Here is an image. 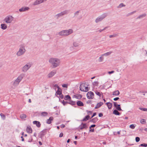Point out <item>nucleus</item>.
<instances>
[{"mask_svg":"<svg viewBox=\"0 0 147 147\" xmlns=\"http://www.w3.org/2000/svg\"><path fill=\"white\" fill-rule=\"evenodd\" d=\"M73 46L75 47H78L80 46V44L78 41H74L73 43Z\"/></svg>","mask_w":147,"mask_h":147,"instance_id":"dca6fc26","label":"nucleus"},{"mask_svg":"<svg viewBox=\"0 0 147 147\" xmlns=\"http://www.w3.org/2000/svg\"><path fill=\"white\" fill-rule=\"evenodd\" d=\"M85 84V83H83L80 85V89L81 91L86 92L89 90L88 87L86 86Z\"/></svg>","mask_w":147,"mask_h":147,"instance_id":"0eeeda50","label":"nucleus"},{"mask_svg":"<svg viewBox=\"0 0 147 147\" xmlns=\"http://www.w3.org/2000/svg\"><path fill=\"white\" fill-rule=\"evenodd\" d=\"M89 131L93 132L94 131V129H92L91 128H90V129Z\"/></svg>","mask_w":147,"mask_h":147,"instance_id":"603ef678","label":"nucleus"},{"mask_svg":"<svg viewBox=\"0 0 147 147\" xmlns=\"http://www.w3.org/2000/svg\"><path fill=\"white\" fill-rule=\"evenodd\" d=\"M0 115V116H1L2 119H3V120L5 119V115H4L2 113H1Z\"/></svg>","mask_w":147,"mask_h":147,"instance_id":"79ce46f5","label":"nucleus"},{"mask_svg":"<svg viewBox=\"0 0 147 147\" xmlns=\"http://www.w3.org/2000/svg\"><path fill=\"white\" fill-rule=\"evenodd\" d=\"M144 51L145 52V53L144 54V56L147 58V51L146 50H145Z\"/></svg>","mask_w":147,"mask_h":147,"instance_id":"3c124183","label":"nucleus"},{"mask_svg":"<svg viewBox=\"0 0 147 147\" xmlns=\"http://www.w3.org/2000/svg\"><path fill=\"white\" fill-rule=\"evenodd\" d=\"M140 145L141 146H144V147H146V146H147V144H145V143H143V144H141Z\"/></svg>","mask_w":147,"mask_h":147,"instance_id":"a18cd8bd","label":"nucleus"},{"mask_svg":"<svg viewBox=\"0 0 147 147\" xmlns=\"http://www.w3.org/2000/svg\"><path fill=\"white\" fill-rule=\"evenodd\" d=\"M98 116L99 117H101L103 116V114L102 113H99V114Z\"/></svg>","mask_w":147,"mask_h":147,"instance_id":"680f3d73","label":"nucleus"},{"mask_svg":"<svg viewBox=\"0 0 147 147\" xmlns=\"http://www.w3.org/2000/svg\"><path fill=\"white\" fill-rule=\"evenodd\" d=\"M20 117L21 119H24L26 118V115L25 114H22L20 115Z\"/></svg>","mask_w":147,"mask_h":147,"instance_id":"c756f323","label":"nucleus"},{"mask_svg":"<svg viewBox=\"0 0 147 147\" xmlns=\"http://www.w3.org/2000/svg\"><path fill=\"white\" fill-rule=\"evenodd\" d=\"M107 16V15L104 14L101 16L97 17L95 20V22L96 23H97L99 22L102 21L103 19L105 18Z\"/></svg>","mask_w":147,"mask_h":147,"instance_id":"6e6552de","label":"nucleus"},{"mask_svg":"<svg viewBox=\"0 0 147 147\" xmlns=\"http://www.w3.org/2000/svg\"><path fill=\"white\" fill-rule=\"evenodd\" d=\"M14 19L12 16L9 15L6 16L4 19V21L6 24H10L13 20Z\"/></svg>","mask_w":147,"mask_h":147,"instance_id":"39448f33","label":"nucleus"},{"mask_svg":"<svg viewBox=\"0 0 147 147\" xmlns=\"http://www.w3.org/2000/svg\"><path fill=\"white\" fill-rule=\"evenodd\" d=\"M30 9L29 7H23L20 9L19 11L20 12H25L28 11Z\"/></svg>","mask_w":147,"mask_h":147,"instance_id":"4468645a","label":"nucleus"},{"mask_svg":"<svg viewBox=\"0 0 147 147\" xmlns=\"http://www.w3.org/2000/svg\"><path fill=\"white\" fill-rule=\"evenodd\" d=\"M107 28V27H105L102 29H100L98 31L99 32H101L103 30H105Z\"/></svg>","mask_w":147,"mask_h":147,"instance_id":"37998d69","label":"nucleus"},{"mask_svg":"<svg viewBox=\"0 0 147 147\" xmlns=\"http://www.w3.org/2000/svg\"><path fill=\"white\" fill-rule=\"evenodd\" d=\"M48 113L46 112H42L41 113V116L42 117H45L48 115Z\"/></svg>","mask_w":147,"mask_h":147,"instance_id":"bb28decb","label":"nucleus"},{"mask_svg":"<svg viewBox=\"0 0 147 147\" xmlns=\"http://www.w3.org/2000/svg\"><path fill=\"white\" fill-rule=\"evenodd\" d=\"M56 71L53 70L50 72L47 75V77L48 78H51L53 77L56 74Z\"/></svg>","mask_w":147,"mask_h":147,"instance_id":"9d476101","label":"nucleus"},{"mask_svg":"<svg viewBox=\"0 0 147 147\" xmlns=\"http://www.w3.org/2000/svg\"><path fill=\"white\" fill-rule=\"evenodd\" d=\"M140 140V138L138 137H136V141L137 142H138Z\"/></svg>","mask_w":147,"mask_h":147,"instance_id":"49530a36","label":"nucleus"},{"mask_svg":"<svg viewBox=\"0 0 147 147\" xmlns=\"http://www.w3.org/2000/svg\"><path fill=\"white\" fill-rule=\"evenodd\" d=\"M1 28L3 30H5L7 28V26L5 24H1Z\"/></svg>","mask_w":147,"mask_h":147,"instance_id":"aec40b11","label":"nucleus"},{"mask_svg":"<svg viewBox=\"0 0 147 147\" xmlns=\"http://www.w3.org/2000/svg\"><path fill=\"white\" fill-rule=\"evenodd\" d=\"M114 106L117 110L119 111L122 110L121 108L120 107V105L118 104L116 102H114Z\"/></svg>","mask_w":147,"mask_h":147,"instance_id":"2eb2a0df","label":"nucleus"},{"mask_svg":"<svg viewBox=\"0 0 147 147\" xmlns=\"http://www.w3.org/2000/svg\"><path fill=\"white\" fill-rule=\"evenodd\" d=\"M82 96L81 94H78L75 96V97L77 99H79L82 98Z\"/></svg>","mask_w":147,"mask_h":147,"instance_id":"72a5a7b5","label":"nucleus"},{"mask_svg":"<svg viewBox=\"0 0 147 147\" xmlns=\"http://www.w3.org/2000/svg\"><path fill=\"white\" fill-rule=\"evenodd\" d=\"M63 104L64 105H65L66 103V102H63Z\"/></svg>","mask_w":147,"mask_h":147,"instance_id":"0e129e2a","label":"nucleus"},{"mask_svg":"<svg viewBox=\"0 0 147 147\" xmlns=\"http://www.w3.org/2000/svg\"><path fill=\"white\" fill-rule=\"evenodd\" d=\"M97 61L100 63H103L105 62V58L102 54L100 56L98 59Z\"/></svg>","mask_w":147,"mask_h":147,"instance_id":"ddd939ff","label":"nucleus"},{"mask_svg":"<svg viewBox=\"0 0 147 147\" xmlns=\"http://www.w3.org/2000/svg\"><path fill=\"white\" fill-rule=\"evenodd\" d=\"M65 127V126L64 125V124H62L61 125V128H64V127Z\"/></svg>","mask_w":147,"mask_h":147,"instance_id":"13d9d810","label":"nucleus"},{"mask_svg":"<svg viewBox=\"0 0 147 147\" xmlns=\"http://www.w3.org/2000/svg\"><path fill=\"white\" fill-rule=\"evenodd\" d=\"M32 65L31 62L27 63L22 68V71L23 72H26L31 67Z\"/></svg>","mask_w":147,"mask_h":147,"instance_id":"20e7f679","label":"nucleus"},{"mask_svg":"<svg viewBox=\"0 0 147 147\" xmlns=\"http://www.w3.org/2000/svg\"><path fill=\"white\" fill-rule=\"evenodd\" d=\"M79 128L80 129H86L88 128V126L86 123H82L79 126Z\"/></svg>","mask_w":147,"mask_h":147,"instance_id":"9b49d317","label":"nucleus"},{"mask_svg":"<svg viewBox=\"0 0 147 147\" xmlns=\"http://www.w3.org/2000/svg\"><path fill=\"white\" fill-rule=\"evenodd\" d=\"M146 16V13H144L139 16L137 18V19H142L145 17Z\"/></svg>","mask_w":147,"mask_h":147,"instance_id":"412c9836","label":"nucleus"},{"mask_svg":"<svg viewBox=\"0 0 147 147\" xmlns=\"http://www.w3.org/2000/svg\"><path fill=\"white\" fill-rule=\"evenodd\" d=\"M63 136V134L62 133H61L59 135V137H62Z\"/></svg>","mask_w":147,"mask_h":147,"instance_id":"6e6d98bb","label":"nucleus"},{"mask_svg":"<svg viewBox=\"0 0 147 147\" xmlns=\"http://www.w3.org/2000/svg\"><path fill=\"white\" fill-rule=\"evenodd\" d=\"M144 130L145 131L147 132V128H145Z\"/></svg>","mask_w":147,"mask_h":147,"instance_id":"69168bd1","label":"nucleus"},{"mask_svg":"<svg viewBox=\"0 0 147 147\" xmlns=\"http://www.w3.org/2000/svg\"><path fill=\"white\" fill-rule=\"evenodd\" d=\"M90 118V116L89 115H87L83 119L82 121H86L88 120Z\"/></svg>","mask_w":147,"mask_h":147,"instance_id":"473e14b6","label":"nucleus"},{"mask_svg":"<svg viewBox=\"0 0 147 147\" xmlns=\"http://www.w3.org/2000/svg\"><path fill=\"white\" fill-rule=\"evenodd\" d=\"M33 123L34 124H36V126L38 127H39L41 126V124L39 121H33Z\"/></svg>","mask_w":147,"mask_h":147,"instance_id":"f3484780","label":"nucleus"},{"mask_svg":"<svg viewBox=\"0 0 147 147\" xmlns=\"http://www.w3.org/2000/svg\"><path fill=\"white\" fill-rule=\"evenodd\" d=\"M49 62L51 64L52 68H55L60 64L61 61L58 58L51 57L49 59Z\"/></svg>","mask_w":147,"mask_h":147,"instance_id":"f257e3e1","label":"nucleus"},{"mask_svg":"<svg viewBox=\"0 0 147 147\" xmlns=\"http://www.w3.org/2000/svg\"><path fill=\"white\" fill-rule=\"evenodd\" d=\"M119 92L118 90H116L113 92V95L115 96H117L119 95Z\"/></svg>","mask_w":147,"mask_h":147,"instance_id":"a878e982","label":"nucleus"},{"mask_svg":"<svg viewBox=\"0 0 147 147\" xmlns=\"http://www.w3.org/2000/svg\"><path fill=\"white\" fill-rule=\"evenodd\" d=\"M136 12V11H134L132 12H131L130 13H129V14L130 15H132L134 13H135Z\"/></svg>","mask_w":147,"mask_h":147,"instance_id":"864d4df0","label":"nucleus"},{"mask_svg":"<svg viewBox=\"0 0 147 147\" xmlns=\"http://www.w3.org/2000/svg\"><path fill=\"white\" fill-rule=\"evenodd\" d=\"M94 93L92 92H89L87 94V98L89 99H92L94 97Z\"/></svg>","mask_w":147,"mask_h":147,"instance_id":"f8f14e48","label":"nucleus"},{"mask_svg":"<svg viewBox=\"0 0 147 147\" xmlns=\"http://www.w3.org/2000/svg\"><path fill=\"white\" fill-rule=\"evenodd\" d=\"M129 127L132 129H134L135 128V126L133 124H131L129 126Z\"/></svg>","mask_w":147,"mask_h":147,"instance_id":"c03bdc74","label":"nucleus"},{"mask_svg":"<svg viewBox=\"0 0 147 147\" xmlns=\"http://www.w3.org/2000/svg\"><path fill=\"white\" fill-rule=\"evenodd\" d=\"M111 53H112L111 52L109 51V52H107L103 54H102V55H103L104 56V57L105 56L107 57V56H108L110 55L111 54Z\"/></svg>","mask_w":147,"mask_h":147,"instance_id":"b1692460","label":"nucleus"},{"mask_svg":"<svg viewBox=\"0 0 147 147\" xmlns=\"http://www.w3.org/2000/svg\"><path fill=\"white\" fill-rule=\"evenodd\" d=\"M74 143L75 144H76V143H77V142L76 141H75L74 142Z\"/></svg>","mask_w":147,"mask_h":147,"instance_id":"774afa93","label":"nucleus"},{"mask_svg":"<svg viewBox=\"0 0 147 147\" xmlns=\"http://www.w3.org/2000/svg\"><path fill=\"white\" fill-rule=\"evenodd\" d=\"M24 77V75L23 74H21L14 81L13 83V85L14 86L18 85Z\"/></svg>","mask_w":147,"mask_h":147,"instance_id":"423d86ee","label":"nucleus"},{"mask_svg":"<svg viewBox=\"0 0 147 147\" xmlns=\"http://www.w3.org/2000/svg\"><path fill=\"white\" fill-rule=\"evenodd\" d=\"M114 72V71H109L108 72V73L109 74H113Z\"/></svg>","mask_w":147,"mask_h":147,"instance_id":"09e8293b","label":"nucleus"},{"mask_svg":"<svg viewBox=\"0 0 147 147\" xmlns=\"http://www.w3.org/2000/svg\"><path fill=\"white\" fill-rule=\"evenodd\" d=\"M117 110H115L113 112V113L117 115H119L120 114V113L117 111Z\"/></svg>","mask_w":147,"mask_h":147,"instance_id":"c85d7f7f","label":"nucleus"},{"mask_svg":"<svg viewBox=\"0 0 147 147\" xmlns=\"http://www.w3.org/2000/svg\"><path fill=\"white\" fill-rule=\"evenodd\" d=\"M77 105L79 106H84V104L81 101H78L77 102Z\"/></svg>","mask_w":147,"mask_h":147,"instance_id":"393cba45","label":"nucleus"},{"mask_svg":"<svg viewBox=\"0 0 147 147\" xmlns=\"http://www.w3.org/2000/svg\"><path fill=\"white\" fill-rule=\"evenodd\" d=\"M96 113H93V115L92 116V117H91V118H92V117H93L94 116H95V115H96Z\"/></svg>","mask_w":147,"mask_h":147,"instance_id":"bf43d9fd","label":"nucleus"},{"mask_svg":"<svg viewBox=\"0 0 147 147\" xmlns=\"http://www.w3.org/2000/svg\"><path fill=\"white\" fill-rule=\"evenodd\" d=\"M26 51L25 46L24 45H21L19 47V50L16 53V55L18 56H20L24 55Z\"/></svg>","mask_w":147,"mask_h":147,"instance_id":"7ed1b4c3","label":"nucleus"},{"mask_svg":"<svg viewBox=\"0 0 147 147\" xmlns=\"http://www.w3.org/2000/svg\"><path fill=\"white\" fill-rule=\"evenodd\" d=\"M119 99V97H116L114 98L113 100L115 101H116L118 100Z\"/></svg>","mask_w":147,"mask_h":147,"instance_id":"4d7b16f0","label":"nucleus"},{"mask_svg":"<svg viewBox=\"0 0 147 147\" xmlns=\"http://www.w3.org/2000/svg\"><path fill=\"white\" fill-rule=\"evenodd\" d=\"M141 110H143L144 111H147V108H142L141 109Z\"/></svg>","mask_w":147,"mask_h":147,"instance_id":"5fc2aeb1","label":"nucleus"},{"mask_svg":"<svg viewBox=\"0 0 147 147\" xmlns=\"http://www.w3.org/2000/svg\"><path fill=\"white\" fill-rule=\"evenodd\" d=\"M62 16L67 14L68 13V11L67 10H65L61 12Z\"/></svg>","mask_w":147,"mask_h":147,"instance_id":"7c9ffc66","label":"nucleus"},{"mask_svg":"<svg viewBox=\"0 0 147 147\" xmlns=\"http://www.w3.org/2000/svg\"><path fill=\"white\" fill-rule=\"evenodd\" d=\"M53 117H50L49 119L47 120V123L49 124H50L51 123V121L53 120Z\"/></svg>","mask_w":147,"mask_h":147,"instance_id":"5701e85b","label":"nucleus"},{"mask_svg":"<svg viewBox=\"0 0 147 147\" xmlns=\"http://www.w3.org/2000/svg\"><path fill=\"white\" fill-rule=\"evenodd\" d=\"M46 1V0H36L33 3L32 5L34 6L39 5L45 2Z\"/></svg>","mask_w":147,"mask_h":147,"instance_id":"1a4fd4ad","label":"nucleus"},{"mask_svg":"<svg viewBox=\"0 0 147 147\" xmlns=\"http://www.w3.org/2000/svg\"><path fill=\"white\" fill-rule=\"evenodd\" d=\"M55 86L58 88V90L57 92V94L59 95L60 94H61V89H60L59 86L55 84Z\"/></svg>","mask_w":147,"mask_h":147,"instance_id":"a211bd4d","label":"nucleus"},{"mask_svg":"<svg viewBox=\"0 0 147 147\" xmlns=\"http://www.w3.org/2000/svg\"><path fill=\"white\" fill-rule=\"evenodd\" d=\"M62 86L63 87L67 88L68 86L67 84H63L62 85Z\"/></svg>","mask_w":147,"mask_h":147,"instance_id":"de8ad7c7","label":"nucleus"},{"mask_svg":"<svg viewBox=\"0 0 147 147\" xmlns=\"http://www.w3.org/2000/svg\"><path fill=\"white\" fill-rule=\"evenodd\" d=\"M103 103L102 102H100L99 103H98L95 107V109H97L99 108L100 107H101Z\"/></svg>","mask_w":147,"mask_h":147,"instance_id":"4be33fe9","label":"nucleus"},{"mask_svg":"<svg viewBox=\"0 0 147 147\" xmlns=\"http://www.w3.org/2000/svg\"><path fill=\"white\" fill-rule=\"evenodd\" d=\"M95 126V125H92L90 127V128L94 127Z\"/></svg>","mask_w":147,"mask_h":147,"instance_id":"052dcab7","label":"nucleus"},{"mask_svg":"<svg viewBox=\"0 0 147 147\" xmlns=\"http://www.w3.org/2000/svg\"><path fill=\"white\" fill-rule=\"evenodd\" d=\"M80 11V10L76 11L74 13L75 16H77L79 15V13Z\"/></svg>","mask_w":147,"mask_h":147,"instance_id":"f704fd0d","label":"nucleus"},{"mask_svg":"<svg viewBox=\"0 0 147 147\" xmlns=\"http://www.w3.org/2000/svg\"><path fill=\"white\" fill-rule=\"evenodd\" d=\"M95 94L99 96V97H100L101 96V94H102V93H100V92H98L97 91H96L95 92Z\"/></svg>","mask_w":147,"mask_h":147,"instance_id":"e433bc0d","label":"nucleus"},{"mask_svg":"<svg viewBox=\"0 0 147 147\" xmlns=\"http://www.w3.org/2000/svg\"><path fill=\"white\" fill-rule=\"evenodd\" d=\"M87 112L88 114H89V113L91 114L92 113V112L91 111H87Z\"/></svg>","mask_w":147,"mask_h":147,"instance_id":"e2e57ef3","label":"nucleus"},{"mask_svg":"<svg viewBox=\"0 0 147 147\" xmlns=\"http://www.w3.org/2000/svg\"><path fill=\"white\" fill-rule=\"evenodd\" d=\"M106 104L107 105L109 109H110L112 106V104L110 102H107L106 103Z\"/></svg>","mask_w":147,"mask_h":147,"instance_id":"cd10ccee","label":"nucleus"},{"mask_svg":"<svg viewBox=\"0 0 147 147\" xmlns=\"http://www.w3.org/2000/svg\"><path fill=\"white\" fill-rule=\"evenodd\" d=\"M69 103L72 105H75L76 104V102L73 101H70Z\"/></svg>","mask_w":147,"mask_h":147,"instance_id":"a19ab883","label":"nucleus"},{"mask_svg":"<svg viewBox=\"0 0 147 147\" xmlns=\"http://www.w3.org/2000/svg\"><path fill=\"white\" fill-rule=\"evenodd\" d=\"M116 36V35L115 34L110 35L109 36V38H111L112 37H114Z\"/></svg>","mask_w":147,"mask_h":147,"instance_id":"8fccbe9b","label":"nucleus"},{"mask_svg":"<svg viewBox=\"0 0 147 147\" xmlns=\"http://www.w3.org/2000/svg\"><path fill=\"white\" fill-rule=\"evenodd\" d=\"M73 32V30L72 29H69L62 30L58 33V34L60 36H67L71 34Z\"/></svg>","mask_w":147,"mask_h":147,"instance_id":"f03ea898","label":"nucleus"},{"mask_svg":"<svg viewBox=\"0 0 147 147\" xmlns=\"http://www.w3.org/2000/svg\"><path fill=\"white\" fill-rule=\"evenodd\" d=\"M71 99V97L69 95L66 96L64 97V99L65 100H67Z\"/></svg>","mask_w":147,"mask_h":147,"instance_id":"ea45409f","label":"nucleus"},{"mask_svg":"<svg viewBox=\"0 0 147 147\" xmlns=\"http://www.w3.org/2000/svg\"><path fill=\"white\" fill-rule=\"evenodd\" d=\"M61 16H62L61 12L56 15L55 16V17L57 18H58L59 17Z\"/></svg>","mask_w":147,"mask_h":147,"instance_id":"4c0bfd02","label":"nucleus"},{"mask_svg":"<svg viewBox=\"0 0 147 147\" xmlns=\"http://www.w3.org/2000/svg\"><path fill=\"white\" fill-rule=\"evenodd\" d=\"M125 5H124L123 3H121L117 7L118 8H120L123 7H125Z\"/></svg>","mask_w":147,"mask_h":147,"instance_id":"58836bf2","label":"nucleus"},{"mask_svg":"<svg viewBox=\"0 0 147 147\" xmlns=\"http://www.w3.org/2000/svg\"><path fill=\"white\" fill-rule=\"evenodd\" d=\"M98 118L96 117H95L92 119L91 120V121L94 123L98 121Z\"/></svg>","mask_w":147,"mask_h":147,"instance_id":"2f4dec72","label":"nucleus"},{"mask_svg":"<svg viewBox=\"0 0 147 147\" xmlns=\"http://www.w3.org/2000/svg\"><path fill=\"white\" fill-rule=\"evenodd\" d=\"M140 122L142 124H145L146 123V120L144 119H142L140 120Z\"/></svg>","mask_w":147,"mask_h":147,"instance_id":"c9c22d12","label":"nucleus"},{"mask_svg":"<svg viewBox=\"0 0 147 147\" xmlns=\"http://www.w3.org/2000/svg\"><path fill=\"white\" fill-rule=\"evenodd\" d=\"M28 102H30V103L31 102V99H29Z\"/></svg>","mask_w":147,"mask_h":147,"instance_id":"338daca9","label":"nucleus"},{"mask_svg":"<svg viewBox=\"0 0 147 147\" xmlns=\"http://www.w3.org/2000/svg\"><path fill=\"white\" fill-rule=\"evenodd\" d=\"M26 131L28 133H31L32 132V130L30 126H27L26 128Z\"/></svg>","mask_w":147,"mask_h":147,"instance_id":"6ab92c4d","label":"nucleus"}]
</instances>
